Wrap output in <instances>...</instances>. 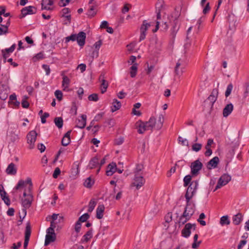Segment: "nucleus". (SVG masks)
Wrapping results in <instances>:
<instances>
[{
  "instance_id": "1",
  "label": "nucleus",
  "mask_w": 249,
  "mask_h": 249,
  "mask_svg": "<svg viewBox=\"0 0 249 249\" xmlns=\"http://www.w3.org/2000/svg\"><path fill=\"white\" fill-rule=\"evenodd\" d=\"M164 120V114H159L157 119L153 116L151 117L147 122H140L138 132L140 134H142L146 130H160L162 127Z\"/></svg>"
},
{
  "instance_id": "2",
  "label": "nucleus",
  "mask_w": 249,
  "mask_h": 249,
  "mask_svg": "<svg viewBox=\"0 0 249 249\" xmlns=\"http://www.w3.org/2000/svg\"><path fill=\"white\" fill-rule=\"evenodd\" d=\"M86 34L84 32H80L78 34H72L65 38V42L67 43L70 41H77L78 44L83 47L85 43Z\"/></svg>"
},
{
  "instance_id": "3",
  "label": "nucleus",
  "mask_w": 249,
  "mask_h": 249,
  "mask_svg": "<svg viewBox=\"0 0 249 249\" xmlns=\"http://www.w3.org/2000/svg\"><path fill=\"white\" fill-rule=\"evenodd\" d=\"M186 59V56H184L178 60L174 69V72L176 75L180 76L184 72L187 65Z\"/></svg>"
},
{
  "instance_id": "4",
  "label": "nucleus",
  "mask_w": 249,
  "mask_h": 249,
  "mask_svg": "<svg viewBox=\"0 0 249 249\" xmlns=\"http://www.w3.org/2000/svg\"><path fill=\"white\" fill-rule=\"evenodd\" d=\"M203 167V164L199 160H197L191 163L190 165L191 173L193 176H196L199 173Z\"/></svg>"
},
{
  "instance_id": "5",
  "label": "nucleus",
  "mask_w": 249,
  "mask_h": 249,
  "mask_svg": "<svg viewBox=\"0 0 249 249\" xmlns=\"http://www.w3.org/2000/svg\"><path fill=\"white\" fill-rule=\"evenodd\" d=\"M33 200V196L31 194H28L27 197L22 198L21 200L22 205L23 209L22 210V213L24 214V217L26 215V209L30 208L31 206Z\"/></svg>"
},
{
  "instance_id": "6",
  "label": "nucleus",
  "mask_w": 249,
  "mask_h": 249,
  "mask_svg": "<svg viewBox=\"0 0 249 249\" xmlns=\"http://www.w3.org/2000/svg\"><path fill=\"white\" fill-rule=\"evenodd\" d=\"M231 176L228 174H224L222 175L218 179L215 190L220 188L221 187L226 185L231 180Z\"/></svg>"
},
{
  "instance_id": "7",
  "label": "nucleus",
  "mask_w": 249,
  "mask_h": 249,
  "mask_svg": "<svg viewBox=\"0 0 249 249\" xmlns=\"http://www.w3.org/2000/svg\"><path fill=\"white\" fill-rule=\"evenodd\" d=\"M37 133L35 131H30L27 135V143L29 144V148L31 149L35 147V142L36 141Z\"/></svg>"
},
{
  "instance_id": "8",
  "label": "nucleus",
  "mask_w": 249,
  "mask_h": 249,
  "mask_svg": "<svg viewBox=\"0 0 249 249\" xmlns=\"http://www.w3.org/2000/svg\"><path fill=\"white\" fill-rule=\"evenodd\" d=\"M9 88L7 84L0 83V99L6 100L8 95Z\"/></svg>"
},
{
  "instance_id": "9",
  "label": "nucleus",
  "mask_w": 249,
  "mask_h": 249,
  "mask_svg": "<svg viewBox=\"0 0 249 249\" xmlns=\"http://www.w3.org/2000/svg\"><path fill=\"white\" fill-rule=\"evenodd\" d=\"M144 183V179L142 175L135 176L134 181L132 183V186H135L137 189H139Z\"/></svg>"
},
{
  "instance_id": "10",
  "label": "nucleus",
  "mask_w": 249,
  "mask_h": 249,
  "mask_svg": "<svg viewBox=\"0 0 249 249\" xmlns=\"http://www.w3.org/2000/svg\"><path fill=\"white\" fill-rule=\"evenodd\" d=\"M194 227V229H195L196 225L195 224H192L191 223H187L185 225L184 228L181 231L182 235L185 237H188L191 234V229Z\"/></svg>"
},
{
  "instance_id": "11",
  "label": "nucleus",
  "mask_w": 249,
  "mask_h": 249,
  "mask_svg": "<svg viewBox=\"0 0 249 249\" xmlns=\"http://www.w3.org/2000/svg\"><path fill=\"white\" fill-rule=\"evenodd\" d=\"M31 228L30 225L29 223H28L27 224L26 229H25V239H24V245L23 247L25 249H26L27 247V246L29 243L30 237L31 235Z\"/></svg>"
},
{
  "instance_id": "12",
  "label": "nucleus",
  "mask_w": 249,
  "mask_h": 249,
  "mask_svg": "<svg viewBox=\"0 0 249 249\" xmlns=\"http://www.w3.org/2000/svg\"><path fill=\"white\" fill-rule=\"evenodd\" d=\"M198 186V182L197 180H194L190 183V185L188 186L186 192H188L192 196H194L196 192Z\"/></svg>"
},
{
  "instance_id": "13",
  "label": "nucleus",
  "mask_w": 249,
  "mask_h": 249,
  "mask_svg": "<svg viewBox=\"0 0 249 249\" xmlns=\"http://www.w3.org/2000/svg\"><path fill=\"white\" fill-rule=\"evenodd\" d=\"M218 95V90L217 89H214L212 90L210 95L207 98V100L210 102L213 106L217 99Z\"/></svg>"
},
{
  "instance_id": "14",
  "label": "nucleus",
  "mask_w": 249,
  "mask_h": 249,
  "mask_svg": "<svg viewBox=\"0 0 249 249\" xmlns=\"http://www.w3.org/2000/svg\"><path fill=\"white\" fill-rule=\"evenodd\" d=\"M21 12L22 17H24L28 14L31 15L36 13V9L34 6H29L23 8L21 10Z\"/></svg>"
},
{
  "instance_id": "15",
  "label": "nucleus",
  "mask_w": 249,
  "mask_h": 249,
  "mask_svg": "<svg viewBox=\"0 0 249 249\" xmlns=\"http://www.w3.org/2000/svg\"><path fill=\"white\" fill-rule=\"evenodd\" d=\"M105 74H101L99 77V80L101 82V93H105L108 86V83L107 81H106L105 79Z\"/></svg>"
},
{
  "instance_id": "16",
  "label": "nucleus",
  "mask_w": 249,
  "mask_h": 249,
  "mask_svg": "<svg viewBox=\"0 0 249 249\" xmlns=\"http://www.w3.org/2000/svg\"><path fill=\"white\" fill-rule=\"evenodd\" d=\"M25 184H30V187L29 188V191H30L32 189V183L31 178H27L26 181H24L23 180H20L18 181L17 186L15 187V189L16 190H18L20 187H24L25 186Z\"/></svg>"
},
{
  "instance_id": "17",
  "label": "nucleus",
  "mask_w": 249,
  "mask_h": 249,
  "mask_svg": "<svg viewBox=\"0 0 249 249\" xmlns=\"http://www.w3.org/2000/svg\"><path fill=\"white\" fill-rule=\"evenodd\" d=\"M179 29V25L178 21L174 22L170 31V36L172 40H174L176 34Z\"/></svg>"
},
{
  "instance_id": "18",
  "label": "nucleus",
  "mask_w": 249,
  "mask_h": 249,
  "mask_svg": "<svg viewBox=\"0 0 249 249\" xmlns=\"http://www.w3.org/2000/svg\"><path fill=\"white\" fill-rule=\"evenodd\" d=\"M81 119H77L76 121V126L80 128H84L86 125L87 116L85 114L81 115Z\"/></svg>"
},
{
  "instance_id": "19",
  "label": "nucleus",
  "mask_w": 249,
  "mask_h": 249,
  "mask_svg": "<svg viewBox=\"0 0 249 249\" xmlns=\"http://www.w3.org/2000/svg\"><path fill=\"white\" fill-rule=\"evenodd\" d=\"M233 109V106L231 103L227 104L223 110V116L227 117L231 114Z\"/></svg>"
},
{
  "instance_id": "20",
  "label": "nucleus",
  "mask_w": 249,
  "mask_h": 249,
  "mask_svg": "<svg viewBox=\"0 0 249 249\" xmlns=\"http://www.w3.org/2000/svg\"><path fill=\"white\" fill-rule=\"evenodd\" d=\"M219 161V158L217 157H214L211 159L207 163V167L208 169L215 168L217 166Z\"/></svg>"
},
{
  "instance_id": "21",
  "label": "nucleus",
  "mask_w": 249,
  "mask_h": 249,
  "mask_svg": "<svg viewBox=\"0 0 249 249\" xmlns=\"http://www.w3.org/2000/svg\"><path fill=\"white\" fill-rule=\"evenodd\" d=\"M117 170L116 165L115 163L112 162L108 164L107 166V169L106 171V174L107 176H110L115 172Z\"/></svg>"
},
{
  "instance_id": "22",
  "label": "nucleus",
  "mask_w": 249,
  "mask_h": 249,
  "mask_svg": "<svg viewBox=\"0 0 249 249\" xmlns=\"http://www.w3.org/2000/svg\"><path fill=\"white\" fill-rule=\"evenodd\" d=\"M6 172L8 175H15L17 173V168L14 163H11L6 169Z\"/></svg>"
},
{
  "instance_id": "23",
  "label": "nucleus",
  "mask_w": 249,
  "mask_h": 249,
  "mask_svg": "<svg viewBox=\"0 0 249 249\" xmlns=\"http://www.w3.org/2000/svg\"><path fill=\"white\" fill-rule=\"evenodd\" d=\"M53 3V0H42V9L45 10H51L50 6L52 5Z\"/></svg>"
},
{
  "instance_id": "24",
  "label": "nucleus",
  "mask_w": 249,
  "mask_h": 249,
  "mask_svg": "<svg viewBox=\"0 0 249 249\" xmlns=\"http://www.w3.org/2000/svg\"><path fill=\"white\" fill-rule=\"evenodd\" d=\"M243 220V215L241 213H238L232 217L233 223L235 225H239Z\"/></svg>"
},
{
  "instance_id": "25",
  "label": "nucleus",
  "mask_w": 249,
  "mask_h": 249,
  "mask_svg": "<svg viewBox=\"0 0 249 249\" xmlns=\"http://www.w3.org/2000/svg\"><path fill=\"white\" fill-rule=\"evenodd\" d=\"M105 210V207L103 205H100L96 209V217L98 219H101L103 217V213Z\"/></svg>"
},
{
  "instance_id": "26",
  "label": "nucleus",
  "mask_w": 249,
  "mask_h": 249,
  "mask_svg": "<svg viewBox=\"0 0 249 249\" xmlns=\"http://www.w3.org/2000/svg\"><path fill=\"white\" fill-rule=\"evenodd\" d=\"M56 239V235L46 234L45 236V240L44 245L48 246L51 242H54Z\"/></svg>"
},
{
  "instance_id": "27",
  "label": "nucleus",
  "mask_w": 249,
  "mask_h": 249,
  "mask_svg": "<svg viewBox=\"0 0 249 249\" xmlns=\"http://www.w3.org/2000/svg\"><path fill=\"white\" fill-rule=\"evenodd\" d=\"M92 230L90 229L83 236L81 240V242L82 243L88 242L89 240V239L92 237Z\"/></svg>"
},
{
  "instance_id": "28",
  "label": "nucleus",
  "mask_w": 249,
  "mask_h": 249,
  "mask_svg": "<svg viewBox=\"0 0 249 249\" xmlns=\"http://www.w3.org/2000/svg\"><path fill=\"white\" fill-rule=\"evenodd\" d=\"M10 25V19L9 18L5 25L0 24V35H5L8 32V28Z\"/></svg>"
},
{
  "instance_id": "29",
  "label": "nucleus",
  "mask_w": 249,
  "mask_h": 249,
  "mask_svg": "<svg viewBox=\"0 0 249 249\" xmlns=\"http://www.w3.org/2000/svg\"><path fill=\"white\" fill-rule=\"evenodd\" d=\"M121 107V104L120 102L118 101L117 99H114L113 100V102L112 103V106L111 107V111L112 112H114L118 109H120V108Z\"/></svg>"
},
{
  "instance_id": "30",
  "label": "nucleus",
  "mask_w": 249,
  "mask_h": 249,
  "mask_svg": "<svg viewBox=\"0 0 249 249\" xmlns=\"http://www.w3.org/2000/svg\"><path fill=\"white\" fill-rule=\"evenodd\" d=\"M99 164V159L97 157L93 158L89 161V166L90 169L95 168Z\"/></svg>"
},
{
  "instance_id": "31",
  "label": "nucleus",
  "mask_w": 249,
  "mask_h": 249,
  "mask_svg": "<svg viewBox=\"0 0 249 249\" xmlns=\"http://www.w3.org/2000/svg\"><path fill=\"white\" fill-rule=\"evenodd\" d=\"M97 6V4L92 5L89 6V9L87 12V15L89 17H93L96 14L95 11V8Z\"/></svg>"
},
{
  "instance_id": "32",
  "label": "nucleus",
  "mask_w": 249,
  "mask_h": 249,
  "mask_svg": "<svg viewBox=\"0 0 249 249\" xmlns=\"http://www.w3.org/2000/svg\"><path fill=\"white\" fill-rule=\"evenodd\" d=\"M56 227V223H54L53 222H51L50 227L47 229V234H52V235H56L54 232V228Z\"/></svg>"
},
{
  "instance_id": "33",
  "label": "nucleus",
  "mask_w": 249,
  "mask_h": 249,
  "mask_svg": "<svg viewBox=\"0 0 249 249\" xmlns=\"http://www.w3.org/2000/svg\"><path fill=\"white\" fill-rule=\"evenodd\" d=\"M138 69V64L137 63H134L132 66L130 67V76L131 77H134L136 74Z\"/></svg>"
},
{
  "instance_id": "34",
  "label": "nucleus",
  "mask_w": 249,
  "mask_h": 249,
  "mask_svg": "<svg viewBox=\"0 0 249 249\" xmlns=\"http://www.w3.org/2000/svg\"><path fill=\"white\" fill-rule=\"evenodd\" d=\"M220 224L222 226L228 225L230 224V220L228 215H224L221 217Z\"/></svg>"
},
{
  "instance_id": "35",
  "label": "nucleus",
  "mask_w": 249,
  "mask_h": 249,
  "mask_svg": "<svg viewBox=\"0 0 249 249\" xmlns=\"http://www.w3.org/2000/svg\"><path fill=\"white\" fill-rule=\"evenodd\" d=\"M70 83V79L65 75L63 76V81H62V87L64 88V89L65 90L66 89L68 88L69 86V84Z\"/></svg>"
},
{
  "instance_id": "36",
  "label": "nucleus",
  "mask_w": 249,
  "mask_h": 249,
  "mask_svg": "<svg viewBox=\"0 0 249 249\" xmlns=\"http://www.w3.org/2000/svg\"><path fill=\"white\" fill-rule=\"evenodd\" d=\"M54 122L55 125L58 128H61L62 127L63 124V120L61 117H55L54 119Z\"/></svg>"
},
{
  "instance_id": "37",
  "label": "nucleus",
  "mask_w": 249,
  "mask_h": 249,
  "mask_svg": "<svg viewBox=\"0 0 249 249\" xmlns=\"http://www.w3.org/2000/svg\"><path fill=\"white\" fill-rule=\"evenodd\" d=\"M185 210H186L187 211L190 212V213L193 214L195 211V204L190 203V205H189V204H186Z\"/></svg>"
},
{
  "instance_id": "38",
  "label": "nucleus",
  "mask_w": 249,
  "mask_h": 249,
  "mask_svg": "<svg viewBox=\"0 0 249 249\" xmlns=\"http://www.w3.org/2000/svg\"><path fill=\"white\" fill-rule=\"evenodd\" d=\"M198 235L196 234L194 236V243L192 244V248L196 249L201 244V241H199L197 242Z\"/></svg>"
},
{
  "instance_id": "39",
  "label": "nucleus",
  "mask_w": 249,
  "mask_h": 249,
  "mask_svg": "<svg viewBox=\"0 0 249 249\" xmlns=\"http://www.w3.org/2000/svg\"><path fill=\"white\" fill-rule=\"evenodd\" d=\"M143 169V166L141 164H138L134 170V173L135 176L142 175V171Z\"/></svg>"
},
{
  "instance_id": "40",
  "label": "nucleus",
  "mask_w": 249,
  "mask_h": 249,
  "mask_svg": "<svg viewBox=\"0 0 249 249\" xmlns=\"http://www.w3.org/2000/svg\"><path fill=\"white\" fill-rule=\"evenodd\" d=\"M94 181L91 180L90 177L86 179L84 182V185L87 188H90L93 184Z\"/></svg>"
},
{
  "instance_id": "41",
  "label": "nucleus",
  "mask_w": 249,
  "mask_h": 249,
  "mask_svg": "<svg viewBox=\"0 0 249 249\" xmlns=\"http://www.w3.org/2000/svg\"><path fill=\"white\" fill-rule=\"evenodd\" d=\"M96 205V202L93 199H91L89 202L88 212L89 213L92 212Z\"/></svg>"
},
{
  "instance_id": "42",
  "label": "nucleus",
  "mask_w": 249,
  "mask_h": 249,
  "mask_svg": "<svg viewBox=\"0 0 249 249\" xmlns=\"http://www.w3.org/2000/svg\"><path fill=\"white\" fill-rule=\"evenodd\" d=\"M28 97L26 96H24L23 97V99L21 101V105L23 108H27L29 106V104L28 102V101H27V99H28Z\"/></svg>"
},
{
  "instance_id": "43",
  "label": "nucleus",
  "mask_w": 249,
  "mask_h": 249,
  "mask_svg": "<svg viewBox=\"0 0 249 249\" xmlns=\"http://www.w3.org/2000/svg\"><path fill=\"white\" fill-rule=\"evenodd\" d=\"M193 196H192V194L188 192L186 193L185 197L186 200V204H189V205H190V203H194V202L193 201L191 200V199Z\"/></svg>"
},
{
  "instance_id": "44",
  "label": "nucleus",
  "mask_w": 249,
  "mask_h": 249,
  "mask_svg": "<svg viewBox=\"0 0 249 249\" xmlns=\"http://www.w3.org/2000/svg\"><path fill=\"white\" fill-rule=\"evenodd\" d=\"M192 179V177L190 175L186 176L183 179L184 186L185 187L187 186L190 183Z\"/></svg>"
},
{
  "instance_id": "45",
  "label": "nucleus",
  "mask_w": 249,
  "mask_h": 249,
  "mask_svg": "<svg viewBox=\"0 0 249 249\" xmlns=\"http://www.w3.org/2000/svg\"><path fill=\"white\" fill-rule=\"evenodd\" d=\"M149 26L150 24L149 23H147L145 20L143 21L142 25L141 28V32L145 33Z\"/></svg>"
},
{
  "instance_id": "46",
  "label": "nucleus",
  "mask_w": 249,
  "mask_h": 249,
  "mask_svg": "<svg viewBox=\"0 0 249 249\" xmlns=\"http://www.w3.org/2000/svg\"><path fill=\"white\" fill-rule=\"evenodd\" d=\"M232 89L233 85L231 83H230L228 85L225 92V96L226 97H228L231 94Z\"/></svg>"
},
{
  "instance_id": "47",
  "label": "nucleus",
  "mask_w": 249,
  "mask_h": 249,
  "mask_svg": "<svg viewBox=\"0 0 249 249\" xmlns=\"http://www.w3.org/2000/svg\"><path fill=\"white\" fill-rule=\"evenodd\" d=\"M205 217V214L204 213H201L199 215V218L197 219V221L202 226H205L206 224V222L202 220L204 219Z\"/></svg>"
},
{
  "instance_id": "48",
  "label": "nucleus",
  "mask_w": 249,
  "mask_h": 249,
  "mask_svg": "<svg viewBox=\"0 0 249 249\" xmlns=\"http://www.w3.org/2000/svg\"><path fill=\"white\" fill-rule=\"evenodd\" d=\"M88 99L90 101L96 102L99 99L98 95L96 93H93L89 96Z\"/></svg>"
},
{
  "instance_id": "49",
  "label": "nucleus",
  "mask_w": 249,
  "mask_h": 249,
  "mask_svg": "<svg viewBox=\"0 0 249 249\" xmlns=\"http://www.w3.org/2000/svg\"><path fill=\"white\" fill-rule=\"evenodd\" d=\"M89 217V215L88 213H86L81 215L79 218L78 221L80 222H86L87 219Z\"/></svg>"
},
{
  "instance_id": "50",
  "label": "nucleus",
  "mask_w": 249,
  "mask_h": 249,
  "mask_svg": "<svg viewBox=\"0 0 249 249\" xmlns=\"http://www.w3.org/2000/svg\"><path fill=\"white\" fill-rule=\"evenodd\" d=\"M179 142H181V145L183 146H189V142L186 139H183L181 137L179 136L178 138Z\"/></svg>"
},
{
  "instance_id": "51",
  "label": "nucleus",
  "mask_w": 249,
  "mask_h": 249,
  "mask_svg": "<svg viewBox=\"0 0 249 249\" xmlns=\"http://www.w3.org/2000/svg\"><path fill=\"white\" fill-rule=\"evenodd\" d=\"M201 144L196 143L192 145V150L194 151L198 152L201 149Z\"/></svg>"
},
{
  "instance_id": "52",
  "label": "nucleus",
  "mask_w": 249,
  "mask_h": 249,
  "mask_svg": "<svg viewBox=\"0 0 249 249\" xmlns=\"http://www.w3.org/2000/svg\"><path fill=\"white\" fill-rule=\"evenodd\" d=\"M180 16V13L178 11H177L176 9L175 10L174 12L172 14L171 17L172 18H174V22L175 21L178 22V18H179Z\"/></svg>"
},
{
  "instance_id": "53",
  "label": "nucleus",
  "mask_w": 249,
  "mask_h": 249,
  "mask_svg": "<svg viewBox=\"0 0 249 249\" xmlns=\"http://www.w3.org/2000/svg\"><path fill=\"white\" fill-rule=\"evenodd\" d=\"M56 98L59 100L61 101L62 99L63 94L61 91L56 90L54 92Z\"/></svg>"
},
{
  "instance_id": "54",
  "label": "nucleus",
  "mask_w": 249,
  "mask_h": 249,
  "mask_svg": "<svg viewBox=\"0 0 249 249\" xmlns=\"http://www.w3.org/2000/svg\"><path fill=\"white\" fill-rule=\"evenodd\" d=\"M232 19V21H234V17L233 16H229V18H228V21L229 22V28L231 30H232L233 29H234L235 28V22H234L233 23V25H231V19Z\"/></svg>"
},
{
  "instance_id": "55",
  "label": "nucleus",
  "mask_w": 249,
  "mask_h": 249,
  "mask_svg": "<svg viewBox=\"0 0 249 249\" xmlns=\"http://www.w3.org/2000/svg\"><path fill=\"white\" fill-rule=\"evenodd\" d=\"M16 47V45L15 44H13L9 48H6L3 49V50L6 52L8 53H13Z\"/></svg>"
},
{
  "instance_id": "56",
  "label": "nucleus",
  "mask_w": 249,
  "mask_h": 249,
  "mask_svg": "<svg viewBox=\"0 0 249 249\" xmlns=\"http://www.w3.org/2000/svg\"><path fill=\"white\" fill-rule=\"evenodd\" d=\"M98 50H93L92 51L91 55L90 56V60L92 62L94 57H97L98 56Z\"/></svg>"
},
{
  "instance_id": "57",
  "label": "nucleus",
  "mask_w": 249,
  "mask_h": 249,
  "mask_svg": "<svg viewBox=\"0 0 249 249\" xmlns=\"http://www.w3.org/2000/svg\"><path fill=\"white\" fill-rule=\"evenodd\" d=\"M189 219L185 218V217H182L181 215L180 216V217H179V220L178 221V223L179 224V225L180 226V225H184L187 221H188Z\"/></svg>"
},
{
  "instance_id": "58",
  "label": "nucleus",
  "mask_w": 249,
  "mask_h": 249,
  "mask_svg": "<svg viewBox=\"0 0 249 249\" xmlns=\"http://www.w3.org/2000/svg\"><path fill=\"white\" fill-rule=\"evenodd\" d=\"M192 215V214H191V213H190V212H189L188 211L185 209L183 214L181 215L182 217H185L188 219H190Z\"/></svg>"
},
{
  "instance_id": "59",
  "label": "nucleus",
  "mask_w": 249,
  "mask_h": 249,
  "mask_svg": "<svg viewBox=\"0 0 249 249\" xmlns=\"http://www.w3.org/2000/svg\"><path fill=\"white\" fill-rule=\"evenodd\" d=\"M71 142V138H63L61 141V143L63 146H67Z\"/></svg>"
},
{
  "instance_id": "60",
  "label": "nucleus",
  "mask_w": 249,
  "mask_h": 249,
  "mask_svg": "<svg viewBox=\"0 0 249 249\" xmlns=\"http://www.w3.org/2000/svg\"><path fill=\"white\" fill-rule=\"evenodd\" d=\"M104 115V112H101L98 114H97L94 117L93 119V121L98 122L103 117Z\"/></svg>"
},
{
  "instance_id": "61",
  "label": "nucleus",
  "mask_w": 249,
  "mask_h": 249,
  "mask_svg": "<svg viewBox=\"0 0 249 249\" xmlns=\"http://www.w3.org/2000/svg\"><path fill=\"white\" fill-rule=\"evenodd\" d=\"M61 173V171L60 170V169L58 168V167H56L54 171V172L53 173V178H56L58 175H60Z\"/></svg>"
},
{
  "instance_id": "62",
  "label": "nucleus",
  "mask_w": 249,
  "mask_h": 249,
  "mask_svg": "<svg viewBox=\"0 0 249 249\" xmlns=\"http://www.w3.org/2000/svg\"><path fill=\"white\" fill-rule=\"evenodd\" d=\"M81 227V222L77 221L75 224V231L77 233H79L80 232V229Z\"/></svg>"
},
{
  "instance_id": "63",
  "label": "nucleus",
  "mask_w": 249,
  "mask_h": 249,
  "mask_svg": "<svg viewBox=\"0 0 249 249\" xmlns=\"http://www.w3.org/2000/svg\"><path fill=\"white\" fill-rule=\"evenodd\" d=\"M124 141V138L121 137L120 138H118L115 139V144L116 145H119L122 144L123 143Z\"/></svg>"
},
{
  "instance_id": "64",
  "label": "nucleus",
  "mask_w": 249,
  "mask_h": 249,
  "mask_svg": "<svg viewBox=\"0 0 249 249\" xmlns=\"http://www.w3.org/2000/svg\"><path fill=\"white\" fill-rule=\"evenodd\" d=\"M42 67L43 69L45 71L46 74L47 75H49L50 73V69L49 66L48 65L43 64Z\"/></svg>"
}]
</instances>
